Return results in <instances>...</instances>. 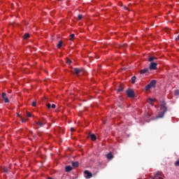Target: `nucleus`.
I'll use <instances>...</instances> for the list:
<instances>
[{
  "mask_svg": "<svg viewBox=\"0 0 179 179\" xmlns=\"http://www.w3.org/2000/svg\"><path fill=\"white\" fill-rule=\"evenodd\" d=\"M148 60L150 64V68H157V57L152 55L148 57Z\"/></svg>",
  "mask_w": 179,
  "mask_h": 179,
  "instance_id": "1",
  "label": "nucleus"
},
{
  "mask_svg": "<svg viewBox=\"0 0 179 179\" xmlns=\"http://www.w3.org/2000/svg\"><path fill=\"white\" fill-rule=\"evenodd\" d=\"M166 113H167V107H166V103H164L161 105V109L158 115V118H163Z\"/></svg>",
  "mask_w": 179,
  "mask_h": 179,
  "instance_id": "2",
  "label": "nucleus"
},
{
  "mask_svg": "<svg viewBox=\"0 0 179 179\" xmlns=\"http://www.w3.org/2000/svg\"><path fill=\"white\" fill-rule=\"evenodd\" d=\"M127 95L130 98V99H134L135 97V92H134L131 89H128L126 91Z\"/></svg>",
  "mask_w": 179,
  "mask_h": 179,
  "instance_id": "3",
  "label": "nucleus"
},
{
  "mask_svg": "<svg viewBox=\"0 0 179 179\" xmlns=\"http://www.w3.org/2000/svg\"><path fill=\"white\" fill-rule=\"evenodd\" d=\"M84 174L85 175V178L87 179L90 178L91 177H93V174L87 170L84 171Z\"/></svg>",
  "mask_w": 179,
  "mask_h": 179,
  "instance_id": "4",
  "label": "nucleus"
},
{
  "mask_svg": "<svg viewBox=\"0 0 179 179\" xmlns=\"http://www.w3.org/2000/svg\"><path fill=\"white\" fill-rule=\"evenodd\" d=\"M1 97L6 103H8L9 101V99H8V96H6V93L2 92Z\"/></svg>",
  "mask_w": 179,
  "mask_h": 179,
  "instance_id": "5",
  "label": "nucleus"
},
{
  "mask_svg": "<svg viewBox=\"0 0 179 179\" xmlns=\"http://www.w3.org/2000/svg\"><path fill=\"white\" fill-rule=\"evenodd\" d=\"M45 124H46L45 120H43V122L38 121L36 122V125H38V127H44V125H45Z\"/></svg>",
  "mask_w": 179,
  "mask_h": 179,
  "instance_id": "6",
  "label": "nucleus"
},
{
  "mask_svg": "<svg viewBox=\"0 0 179 179\" xmlns=\"http://www.w3.org/2000/svg\"><path fill=\"white\" fill-rule=\"evenodd\" d=\"M81 72H82L81 69H78V68L74 69L75 75H79V73H80Z\"/></svg>",
  "mask_w": 179,
  "mask_h": 179,
  "instance_id": "7",
  "label": "nucleus"
},
{
  "mask_svg": "<svg viewBox=\"0 0 179 179\" xmlns=\"http://www.w3.org/2000/svg\"><path fill=\"white\" fill-rule=\"evenodd\" d=\"M156 83H157V82L156 81V80H152L150 81V83H149V85L152 87H155V86H156Z\"/></svg>",
  "mask_w": 179,
  "mask_h": 179,
  "instance_id": "8",
  "label": "nucleus"
},
{
  "mask_svg": "<svg viewBox=\"0 0 179 179\" xmlns=\"http://www.w3.org/2000/svg\"><path fill=\"white\" fill-rule=\"evenodd\" d=\"M106 157L108 160H111V159H114V155H113V153L109 152L106 155Z\"/></svg>",
  "mask_w": 179,
  "mask_h": 179,
  "instance_id": "9",
  "label": "nucleus"
},
{
  "mask_svg": "<svg viewBox=\"0 0 179 179\" xmlns=\"http://www.w3.org/2000/svg\"><path fill=\"white\" fill-rule=\"evenodd\" d=\"M65 170H66V173H69L70 171H72V166H66Z\"/></svg>",
  "mask_w": 179,
  "mask_h": 179,
  "instance_id": "10",
  "label": "nucleus"
},
{
  "mask_svg": "<svg viewBox=\"0 0 179 179\" xmlns=\"http://www.w3.org/2000/svg\"><path fill=\"white\" fill-rule=\"evenodd\" d=\"M71 164L73 167H79V162H72Z\"/></svg>",
  "mask_w": 179,
  "mask_h": 179,
  "instance_id": "11",
  "label": "nucleus"
},
{
  "mask_svg": "<svg viewBox=\"0 0 179 179\" xmlns=\"http://www.w3.org/2000/svg\"><path fill=\"white\" fill-rule=\"evenodd\" d=\"M120 92H124V87L122 85H120L117 89V92L120 93Z\"/></svg>",
  "mask_w": 179,
  "mask_h": 179,
  "instance_id": "12",
  "label": "nucleus"
},
{
  "mask_svg": "<svg viewBox=\"0 0 179 179\" xmlns=\"http://www.w3.org/2000/svg\"><path fill=\"white\" fill-rule=\"evenodd\" d=\"M148 71H149V69H144L140 71V73H141V75H142V74H143V73H148Z\"/></svg>",
  "mask_w": 179,
  "mask_h": 179,
  "instance_id": "13",
  "label": "nucleus"
},
{
  "mask_svg": "<svg viewBox=\"0 0 179 179\" xmlns=\"http://www.w3.org/2000/svg\"><path fill=\"white\" fill-rule=\"evenodd\" d=\"M90 138L91 141H96L97 139V137H96V135L94 134H91Z\"/></svg>",
  "mask_w": 179,
  "mask_h": 179,
  "instance_id": "14",
  "label": "nucleus"
},
{
  "mask_svg": "<svg viewBox=\"0 0 179 179\" xmlns=\"http://www.w3.org/2000/svg\"><path fill=\"white\" fill-rule=\"evenodd\" d=\"M66 62L67 65H71V64H72V60H71L69 58H66Z\"/></svg>",
  "mask_w": 179,
  "mask_h": 179,
  "instance_id": "15",
  "label": "nucleus"
},
{
  "mask_svg": "<svg viewBox=\"0 0 179 179\" xmlns=\"http://www.w3.org/2000/svg\"><path fill=\"white\" fill-rule=\"evenodd\" d=\"M136 81V76L131 77V83L134 85L135 82Z\"/></svg>",
  "mask_w": 179,
  "mask_h": 179,
  "instance_id": "16",
  "label": "nucleus"
},
{
  "mask_svg": "<svg viewBox=\"0 0 179 179\" xmlns=\"http://www.w3.org/2000/svg\"><path fill=\"white\" fill-rule=\"evenodd\" d=\"M73 38H75V35L73 34H71L70 35V41H73Z\"/></svg>",
  "mask_w": 179,
  "mask_h": 179,
  "instance_id": "17",
  "label": "nucleus"
},
{
  "mask_svg": "<svg viewBox=\"0 0 179 179\" xmlns=\"http://www.w3.org/2000/svg\"><path fill=\"white\" fill-rule=\"evenodd\" d=\"M61 47H62V41H59L57 44V48H61Z\"/></svg>",
  "mask_w": 179,
  "mask_h": 179,
  "instance_id": "18",
  "label": "nucleus"
},
{
  "mask_svg": "<svg viewBox=\"0 0 179 179\" xmlns=\"http://www.w3.org/2000/svg\"><path fill=\"white\" fill-rule=\"evenodd\" d=\"M29 37H30V34H25L24 35V40H27V38H29Z\"/></svg>",
  "mask_w": 179,
  "mask_h": 179,
  "instance_id": "19",
  "label": "nucleus"
},
{
  "mask_svg": "<svg viewBox=\"0 0 179 179\" xmlns=\"http://www.w3.org/2000/svg\"><path fill=\"white\" fill-rule=\"evenodd\" d=\"M152 87L148 84V85H147L146 86H145V90H150V88H151Z\"/></svg>",
  "mask_w": 179,
  "mask_h": 179,
  "instance_id": "20",
  "label": "nucleus"
},
{
  "mask_svg": "<svg viewBox=\"0 0 179 179\" xmlns=\"http://www.w3.org/2000/svg\"><path fill=\"white\" fill-rule=\"evenodd\" d=\"M174 94H175V96H178V94H179V90H176L174 91Z\"/></svg>",
  "mask_w": 179,
  "mask_h": 179,
  "instance_id": "21",
  "label": "nucleus"
},
{
  "mask_svg": "<svg viewBox=\"0 0 179 179\" xmlns=\"http://www.w3.org/2000/svg\"><path fill=\"white\" fill-rule=\"evenodd\" d=\"M3 171L4 173H8L9 170H8V168L4 167V168L3 169Z\"/></svg>",
  "mask_w": 179,
  "mask_h": 179,
  "instance_id": "22",
  "label": "nucleus"
},
{
  "mask_svg": "<svg viewBox=\"0 0 179 179\" xmlns=\"http://www.w3.org/2000/svg\"><path fill=\"white\" fill-rule=\"evenodd\" d=\"M78 19H79V20H82L83 19V15H78Z\"/></svg>",
  "mask_w": 179,
  "mask_h": 179,
  "instance_id": "23",
  "label": "nucleus"
},
{
  "mask_svg": "<svg viewBox=\"0 0 179 179\" xmlns=\"http://www.w3.org/2000/svg\"><path fill=\"white\" fill-rule=\"evenodd\" d=\"M27 117H29V118L31 117V113H30V112H27Z\"/></svg>",
  "mask_w": 179,
  "mask_h": 179,
  "instance_id": "24",
  "label": "nucleus"
},
{
  "mask_svg": "<svg viewBox=\"0 0 179 179\" xmlns=\"http://www.w3.org/2000/svg\"><path fill=\"white\" fill-rule=\"evenodd\" d=\"M36 106H37V103L36 102H33L32 103V106L36 107Z\"/></svg>",
  "mask_w": 179,
  "mask_h": 179,
  "instance_id": "25",
  "label": "nucleus"
},
{
  "mask_svg": "<svg viewBox=\"0 0 179 179\" xmlns=\"http://www.w3.org/2000/svg\"><path fill=\"white\" fill-rule=\"evenodd\" d=\"M47 107L48 108H51V103H48Z\"/></svg>",
  "mask_w": 179,
  "mask_h": 179,
  "instance_id": "26",
  "label": "nucleus"
},
{
  "mask_svg": "<svg viewBox=\"0 0 179 179\" xmlns=\"http://www.w3.org/2000/svg\"><path fill=\"white\" fill-rule=\"evenodd\" d=\"M150 71H156V69H157V68H150Z\"/></svg>",
  "mask_w": 179,
  "mask_h": 179,
  "instance_id": "27",
  "label": "nucleus"
},
{
  "mask_svg": "<svg viewBox=\"0 0 179 179\" xmlns=\"http://www.w3.org/2000/svg\"><path fill=\"white\" fill-rule=\"evenodd\" d=\"M55 107H56L55 104H52V105L50 106V108H55Z\"/></svg>",
  "mask_w": 179,
  "mask_h": 179,
  "instance_id": "28",
  "label": "nucleus"
},
{
  "mask_svg": "<svg viewBox=\"0 0 179 179\" xmlns=\"http://www.w3.org/2000/svg\"><path fill=\"white\" fill-rule=\"evenodd\" d=\"M21 121H22V122H25V120H24V119H23V117H21Z\"/></svg>",
  "mask_w": 179,
  "mask_h": 179,
  "instance_id": "29",
  "label": "nucleus"
},
{
  "mask_svg": "<svg viewBox=\"0 0 179 179\" xmlns=\"http://www.w3.org/2000/svg\"><path fill=\"white\" fill-rule=\"evenodd\" d=\"M148 100L149 101H151V102L153 101V99L152 98H149Z\"/></svg>",
  "mask_w": 179,
  "mask_h": 179,
  "instance_id": "30",
  "label": "nucleus"
},
{
  "mask_svg": "<svg viewBox=\"0 0 179 179\" xmlns=\"http://www.w3.org/2000/svg\"><path fill=\"white\" fill-rule=\"evenodd\" d=\"M71 131L72 132H73V131H75V128H71Z\"/></svg>",
  "mask_w": 179,
  "mask_h": 179,
  "instance_id": "31",
  "label": "nucleus"
},
{
  "mask_svg": "<svg viewBox=\"0 0 179 179\" xmlns=\"http://www.w3.org/2000/svg\"><path fill=\"white\" fill-rule=\"evenodd\" d=\"M176 41L177 40H179V35L178 36V37L176 38Z\"/></svg>",
  "mask_w": 179,
  "mask_h": 179,
  "instance_id": "32",
  "label": "nucleus"
},
{
  "mask_svg": "<svg viewBox=\"0 0 179 179\" xmlns=\"http://www.w3.org/2000/svg\"><path fill=\"white\" fill-rule=\"evenodd\" d=\"M151 179H155V178H154V177H152Z\"/></svg>",
  "mask_w": 179,
  "mask_h": 179,
  "instance_id": "33",
  "label": "nucleus"
},
{
  "mask_svg": "<svg viewBox=\"0 0 179 179\" xmlns=\"http://www.w3.org/2000/svg\"><path fill=\"white\" fill-rule=\"evenodd\" d=\"M47 179H51V178H48Z\"/></svg>",
  "mask_w": 179,
  "mask_h": 179,
  "instance_id": "34",
  "label": "nucleus"
},
{
  "mask_svg": "<svg viewBox=\"0 0 179 179\" xmlns=\"http://www.w3.org/2000/svg\"><path fill=\"white\" fill-rule=\"evenodd\" d=\"M57 1H64V0H57Z\"/></svg>",
  "mask_w": 179,
  "mask_h": 179,
  "instance_id": "35",
  "label": "nucleus"
}]
</instances>
